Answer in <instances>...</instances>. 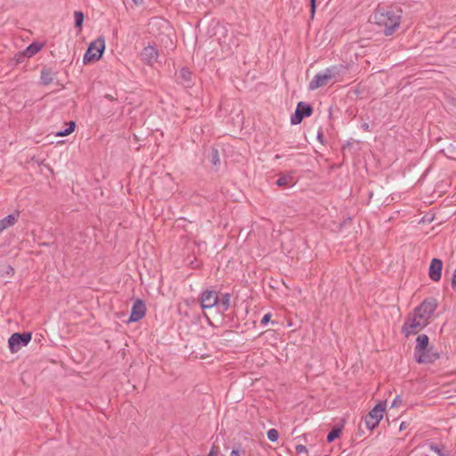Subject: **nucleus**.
I'll return each mask as SVG.
<instances>
[{
  "instance_id": "f257e3e1",
  "label": "nucleus",
  "mask_w": 456,
  "mask_h": 456,
  "mask_svg": "<svg viewBox=\"0 0 456 456\" xmlns=\"http://www.w3.org/2000/svg\"><path fill=\"white\" fill-rule=\"evenodd\" d=\"M437 308V301L436 298L428 297L414 308L404 320L402 326V333L406 337L418 334L425 327H427L432 319L435 311Z\"/></svg>"
},
{
  "instance_id": "f03ea898",
  "label": "nucleus",
  "mask_w": 456,
  "mask_h": 456,
  "mask_svg": "<svg viewBox=\"0 0 456 456\" xmlns=\"http://www.w3.org/2000/svg\"><path fill=\"white\" fill-rule=\"evenodd\" d=\"M370 20L379 27L384 28L386 36L392 35L401 22V11L391 7H378L372 13Z\"/></svg>"
},
{
  "instance_id": "7ed1b4c3",
  "label": "nucleus",
  "mask_w": 456,
  "mask_h": 456,
  "mask_svg": "<svg viewBox=\"0 0 456 456\" xmlns=\"http://www.w3.org/2000/svg\"><path fill=\"white\" fill-rule=\"evenodd\" d=\"M346 69L344 65H334L318 72L309 83V90L314 91L338 82L339 77L345 74Z\"/></svg>"
},
{
  "instance_id": "20e7f679",
  "label": "nucleus",
  "mask_w": 456,
  "mask_h": 456,
  "mask_svg": "<svg viewBox=\"0 0 456 456\" xmlns=\"http://www.w3.org/2000/svg\"><path fill=\"white\" fill-rule=\"evenodd\" d=\"M105 49V41L102 37H98L93 41L83 57L84 63H89L91 61H98Z\"/></svg>"
},
{
  "instance_id": "39448f33",
  "label": "nucleus",
  "mask_w": 456,
  "mask_h": 456,
  "mask_svg": "<svg viewBox=\"0 0 456 456\" xmlns=\"http://www.w3.org/2000/svg\"><path fill=\"white\" fill-rule=\"evenodd\" d=\"M386 402H379L374 408L365 416L364 422L369 429H374L383 418L386 410Z\"/></svg>"
},
{
  "instance_id": "423d86ee",
  "label": "nucleus",
  "mask_w": 456,
  "mask_h": 456,
  "mask_svg": "<svg viewBox=\"0 0 456 456\" xmlns=\"http://www.w3.org/2000/svg\"><path fill=\"white\" fill-rule=\"evenodd\" d=\"M30 340L31 334L28 332L12 334L8 340L10 351L12 353L18 352L21 346H27Z\"/></svg>"
},
{
  "instance_id": "0eeeda50",
  "label": "nucleus",
  "mask_w": 456,
  "mask_h": 456,
  "mask_svg": "<svg viewBox=\"0 0 456 456\" xmlns=\"http://www.w3.org/2000/svg\"><path fill=\"white\" fill-rule=\"evenodd\" d=\"M313 113L312 107L305 102H298L295 114L291 117L290 122L292 125H297L301 123L305 117H309Z\"/></svg>"
},
{
  "instance_id": "6e6552de",
  "label": "nucleus",
  "mask_w": 456,
  "mask_h": 456,
  "mask_svg": "<svg viewBox=\"0 0 456 456\" xmlns=\"http://www.w3.org/2000/svg\"><path fill=\"white\" fill-rule=\"evenodd\" d=\"M202 309H210L216 306L218 303V294L215 290L206 289L200 297Z\"/></svg>"
},
{
  "instance_id": "1a4fd4ad",
  "label": "nucleus",
  "mask_w": 456,
  "mask_h": 456,
  "mask_svg": "<svg viewBox=\"0 0 456 456\" xmlns=\"http://www.w3.org/2000/svg\"><path fill=\"white\" fill-rule=\"evenodd\" d=\"M414 358L419 363H432L439 358V354L433 352L431 347H427L419 352L414 351Z\"/></svg>"
},
{
  "instance_id": "9d476101",
  "label": "nucleus",
  "mask_w": 456,
  "mask_h": 456,
  "mask_svg": "<svg viewBox=\"0 0 456 456\" xmlns=\"http://www.w3.org/2000/svg\"><path fill=\"white\" fill-rule=\"evenodd\" d=\"M158 57L159 52L152 45L144 47L141 53V60L147 65H153L157 61Z\"/></svg>"
},
{
  "instance_id": "9b49d317",
  "label": "nucleus",
  "mask_w": 456,
  "mask_h": 456,
  "mask_svg": "<svg viewBox=\"0 0 456 456\" xmlns=\"http://www.w3.org/2000/svg\"><path fill=\"white\" fill-rule=\"evenodd\" d=\"M443 262L438 258H433L428 268V276L433 281H439L442 277Z\"/></svg>"
},
{
  "instance_id": "f8f14e48",
  "label": "nucleus",
  "mask_w": 456,
  "mask_h": 456,
  "mask_svg": "<svg viewBox=\"0 0 456 456\" xmlns=\"http://www.w3.org/2000/svg\"><path fill=\"white\" fill-rule=\"evenodd\" d=\"M145 304L143 303V301L137 299L132 306L129 322H133L141 320L145 315Z\"/></svg>"
},
{
  "instance_id": "ddd939ff",
  "label": "nucleus",
  "mask_w": 456,
  "mask_h": 456,
  "mask_svg": "<svg viewBox=\"0 0 456 456\" xmlns=\"http://www.w3.org/2000/svg\"><path fill=\"white\" fill-rule=\"evenodd\" d=\"M231 306V295L229 293H224L218 297V303L216 305L217 311L221 314H224L229 310Z\"/></svg>"
},
{
  "instance_id": "4468645a",
  "label": "nucleus",
  "mask_w": 456,
  "mask_h": 456,
  "mask_svg": "<svg viewBox=\"0 0 456 456\" xmlns=\"http://www.w3.org/2000/svg\"><path fill=\"white\" fill-rule=\"evenodd\" d=\"M19 214H10L0 220V233L5 229L14 225L18 221Z\"/></svg>"
},
{
  "instance_id": "2eb2a0df",
  "label": "nucleus",
  "mask_w": 456,
  "mask_h": 456,
  "mask_svg": "<svg viewBox=\"0 0 456 456\" xmlns=\"http://www.w3.org/2000/svg\"><path fill=\"white\" fill-rule=\"evenodd\" d=\"M429 338L426 334L419 335L416 338V346L414 351H420L428 347Z\"/></svg>"
},
{
  "instance_id": "dca6fc26",
  "label": "nucleus",
  "mask_w": 456,
  "mask_h": 456,
  "mask_svg": "<svg viewBox=\"0 0 456 456\" xmlns=\"http://www.w3.org/2000/svg\"><path fill=\"white\" fill-rule=\"evenodd\" d=\"M42 49V45L39 43L30 44L24 51L23 55L27 58H31L36 55Z\"/></svg>"
},
{
  "instance_id": "f3484780",
  "label": "nucleus",
  "mask_w": 456,
  "mask_h": 456,
  "mask_svg": "<svg viewBox=\"0 0 456 456\" xmlns=\"http://www.w3.org/2000/svg\"><path fill=\"white\" fill-rule=\"evenodd\" d=\"M53 77H54L53 73L50 69L44 68L41 70L40 80L43 85H49L50 83L53 82Z\"/></svg>"
},
{
  "instance_id": "a211bd4d",
  "label": "nucleus",
  "mask_w": 456,
  "mask_h": 456,
  "mask_svg": "<svg viewBox=\"0 0 456 456\" xmlns=\"http://www.w3.org/2000/svg\"><path fill=\"white\" fill-rule=\"evenodd\" d=\"M293 183V176L291 175H285L281 176L277 181L276 184L279 187L289 186Z\"/></svg>"
},
{
  "instance_id": "6ab92c4d",
  "label": "nucleus",
  "mask_w": 456,
  "mask_h": 456,
  "mask_svg": "<svg viewBox=\"0 0 456 456\" xmlns=\"http://www.w3.org/2000/svg\"><path fill=\"white\" fill-rule=\"evenodd\" d=\"M429 448L431 451L436 452L438 456H450V452L447 451L444 446L440 447L437 444H430Z\"/></svg>"
},
{
  "instance_id": "aec40b11",
  "label": "nucleus",
  "mask_w": 456,
  "mask_h": 456,
  "mask_svg": "<svg viewBox=\"0 0 456 456\" xmlns=\"http://www.w3.org/2000/svg\"><path fill=\"white\" fill-rule=\"evenodd\" d=\"M75 126H76L75 122L74 121H70L69 123V127L66 128L65 130L57 132L56 133V136H66V135L70 134L74 131Z\"/></svg>"
},
{
  "instance_id": "412c9836",
  "label": "nucleus",
  "mask_w": 456,
  "mask_h": 456,
  "mask_svg": "<svg viewBox=\"0 0 456 456\" xmlns=\"http://www.w3.org/2000/svg\"><path fill=\"white\" fill-rule=\"evenodd\" d=\"M74 19L76 28H81L84 21V13L80 11H76L74 12Z\"/></svg>"
},
{
  "instance_id": "4be33fe9",
  "label": "nucleus",
  "mask_w": 456,
  "mask_h": 456,
  "mask_svg": "<svg viewBox=\"0 0 456 456\" xmlns=\"http://www.w3.org/2000/svg\"><path fill=\"white\" fill-rule=\"evenodd\" d=\"M341 435V428H333L328 435L327 436V441L329 443H331L332 441H334L336 438L339 437V436Z\"/></svg>"
},
{
  "instance_id": "5701e85b",
  "label": "nucleus",
  "mask_w": 456,
  "mask_h": 456,
  "mask_svg": "<svg viewBox=\"0 0 456 456\" xmlns=\"http://www.w3.org/2000/svg\"><path fill=\"white\" fill-rule=\"evenodd\" d=\"M267 438L271 442H276L279 438V432L275 428H271L267 431Z\"/></svg>"
},
{
  "instance_id": "b1692460",
  "label": "nucleus",
  "mask_w": 456,
  "mask_h": 456,
  "mask_svg": "<svg viewBox=\"0 0 456 456\" xmlns=\"http://www.w3.org/2000/svg\"><path fill=\"white\" fill-rule=\"evenodd\" d=\"M150 25H151V26H158V25H159V26H162V27H164V26H165V27H167V28L168 27V24H167V22L166 20H158V19H154V20L150 23Z\"/></svg>"
},
{
  "instance_id": "393cba45",
  "label": "nucleus",
  "mask_w": 456,
  "mask_h": 456,
  "mask_svg": "<svg viewBox=\"0 0 456 456\" xmlns=\"http://www.w3.org/2000/svg\"><path fill=\"white\" fill-rule=\"evenodd\" d=\"M316 11V0H310L311 19H314Z\"/></svg>"
},
{
  "instance_id": "a878e982",
  "label": "nucleus",
  "mask_w": 456,
  "mask_h": 456,
  "mask_svg": "<svg viewBox=\"0 0 456 456\" xmlns=\"http://www.w3.org/2000/svg\"><path fill=\"white\" fill-rule=\"evenodd\" d=\"M271 317L272 314L270 313L265 314L261 320V325L265 326L270 322Z\"/></svg>"
},
{
  "instance_id": "bb28decb",
  "label": "nucleus",
  "mask_w": 456,
  "mask_h": 456,
  "mask_svg": "<svg viewBox=\"0 0 456 456\" xmlns=\"http://www.w3.org/2000/svg\"><path fill=\"white\" fill-rule=\"evenodd\" d=\"M402 403H403L402 398H401L399 395H397V396L394 399V401L392 402V405H391V406H392V407H398L400 404H402Z\"/></svg>"
},
{
  "instance_id": "cd10ccee",
  "label": "nucleus",
  "mask_w": 456,
  "mask_h": 456,
  "mask_svg": "<svg viewBox=\"0 0 456 456\" xmlns=\"http://www.w3.org/2000/svg\"><path fill=\"white\" fill-rule=\"evenodd\" d=\"M218 454H219L218 448L216 446H212L208 456H218Z\"/></svg>"
},
{
  "instance_id": "c85d7f7f",
  "label": "nucleus",
  "mask_w": 456,
  "mask_h": 456,
  "mask_svg": "<svg viewBox=\"0 0 456 456\" xmlns=\"http://www.w3.org/2000/svg\"><path fill=\"white\" fill-rule=\"evenodd\" d=\"M452 287L454 290H456V269L453 271L452 277Z\"/></svg>"
},
{
  "instance_id": "c756f323",
  "label": "nucleus",
  "mask_w": 456,
  "mask_h": 456,
  "mask_svg": "<svg viewBox=\"0 0 456 456\" xmlns=\"http://www.w3.org/2000/svg\"><path fill=\"white\" fill-rule=\"evenodd\" d=\"M296 450H297V452L298 453L305 452H306V448H305V445H302V444L297 445V446L296 447Z\"/></svg>"
},
{
  "instance_id": "7c9ffc66",
  "label": "nucleus",
  "mask_w": 456,
  "mask_h": 456,
  "mask_svg": "<svg viewBox=\"0 0 456 456\" xmlns=\"http://www.w3.org/2000/svg\"><path fill=\"white\" fill-rule=\"evenodd\" d=\"M5 268L7 274L12 275L14 273V270L11 265H6Z\"/></svg>"
},
{
  "instance_id": "2f4dec72",
  "label": "nucleus",
  "mask_w": 456,
  "mask_h": 456,
  "mask_svg": "<svg viewBox=\"0 0 456 456\" xmlns=\"http://www.w3.org/2000/svg\"><path fill=\"white\" fill-rule=\"evenodd\" d=\"M323 133L322 131H319L318 132V134H317V139L319 140V142H321L322 143H323Z\"/></svg>"
},
{
  "instance_id": "473e14b6",
  "label": "nucleus",
  "mask_w": 456,
  "mask_h": 456,
  "mask_svg": "<svg viewBox=\"0 0 456 456\" xmlns=\"http://www.w3.org/2000/svg\"><path fill=\"white\" fill-rule=\"evenodd\" d=\"M230 456H240V451L237 450V449H233L231 453H230Z\"/></svg>"
},
{
  "instance_id": "72a5a7b5",
  "label": "nucleus",
  "mask_w": 456,
  "mask_h": 456,
  "mask_svg": "<svg viewBox=\"0 0 456 456\" xmlns=\"http://www.w3.org/2000/svg\"><path fill=\"white\" fill-rule=\"evenodd\" d=\"M181 72H182V74H183V76L184 77H187V75H190V72H189L188 70H185V69H183Z\"/></svg>"
},
{
  "instance_id": "f704fd0d",
  "label": "nucleus",
  "mask_w": 456,
  "mask_h": 456,
  "mask_svg": "<svg viewBox=\"0 0 456 456\" xmlns=\"http://www.w3.org/2000/svg\"><path fill=\"white\" fill-rule=\"evenodd\" d=\"M133 2L135 4H140L142 3V0H133Z\"/></svg>"
},
{
  "instance_id": "c9c22d12",
  "label": "nucleus",
  "mask_w": 456,
  "mask_h": 456,
  "mask_svg": "<svg viewBox=\"0 0 456 456\" xmlns=\"http://www.w3.org/2000/svg\"><path fill=\"white\" fill-rule=\"evenodd\" d=\"M403 428H404V422H403V423L401 424V426H400V429H401V430H402V429H403Z\"/></svg>"
}]
</instances>
